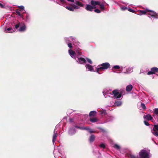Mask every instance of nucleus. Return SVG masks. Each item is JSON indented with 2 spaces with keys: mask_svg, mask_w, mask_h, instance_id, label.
<instances>
[{
  "mask_svg": "<svg viewBox=\"0 0 158 158\" xmlns=\"http://www.w3.org/2000/svg\"><path fill=\"white\" fill-rule=\"evenodd\" d=\"M85 67L86 68V69H87L88 71H94V69L93 66L90 65L89 64H86L85 65Z\"/></svg>",
  "mask_w": 158,
  "mask_h": 158,
  "instance_id": "obj_13",
  "label": "nucleus"
},
{
  "mask_svg": "<svg viewBox=\"0 0 158 158\" xmlns=\"http://www.w3.org/2000/svg\"><path fill=\"white\" fill-rule=\"evenodd\" d=\"M110 66V64L108 63H105L101 64L99 65L96 69V72L99 74L102 73L101 72L103 70L107 69Z\"/></svg>",
  "mask_w": 158,
  "mask_h": 158,
  "instance_id": "obj_4",
  "label": "nucleus"
},
{
  "mask_svg": "<svg viewBox=\"0 0 158 158\" xmlns=\"http://www.w3.org/2000/svg\"><path fill=\"white\" fill-rule=\"evenodd\" d=\"M123 69H126V67H123L122 66L119 67V73H124L123 72Z\"/></svg>",
  "mask_w": 158,
  "mask_h": 158,
  "instance_id": "obj_27",
  "label": "nucleus"
},
{
  "mask_svg": "<svg viewBox=\"0 0 158 158\" xmlns=\"http://www.w3.org/2000/svg\"><path fill=\"white\" fill-rule=\"evenodd\" d=\"M73 7L74 8V10L75 9H79V7L78 6H76V5H75L74 4H73Z\"/></svg>",
  "mask_w": 158,
  "mask_h": 158,
  "instance_id": "obj_36",
  "label": "nucleus"
},
{
  "mask_svg": "<svg viewBox=\"0 0 158 158\" xmlns=\"http://www.w3.org/2000/svg\"><path fill=\"white\" fill-rule=\"evenodd\" d=\"M144 123L145 124L146 126H149V124L148 123V122L147 121H144Z\"/></svg>",
  "mask_w": 158,
  "mask_h": 158,
  "instance_id": "obj_42",
  "label": "nucleus"
},
{
  "mask_svg": "<svg viewBox=\"0 0 158 158\" xmlns=\"http://www.w3.org/2000/svg\"><path fill=\"white\" fill-rule=\"evenodd\" d=\"M78 60L79 63L81 64H84L86 62L85 60L82 57L78 58Z\"/></svg>",
  "mask_w": 158,
  "mask_h": 158,
  "instance_id": "obj_15",
  "label": "nucleus"
},
{
  "mask_svg": "<svg viewBox=\"0 0 158 158\" xmlns=\"http://www.w3.org/2000/svg\"><path fill=\"white\" fill-rule=\"evenodd\" d=\"M65 40L66 43L68 44V46L70 48H71L72 47V43L74 42L75 40L72 37H70L68 38H66Z\"/></svg>",
  "mask_w": 158,
  "mask_h": 158,
  "instance_id": "obj_5",
  "label": "nucleus"
},
{
  "mask_svg": "<svg viewBox=\"0 0 158 158\" xmlns=\"http://www.w3.org/2000/svg\"><path fill=\"white\" fill-rule=\"evenodd\" d=\"M90 3L93 6H95L96 5H99L100 2L99 1H95L92 0L91 1Z\"/></svg>",
  "mask_w": 158,
  "mask_h": 158,
  "instance_id": "obj_17",
  "label": "nucleus"
},
{
  "mask_svg": "<svg viewBox=\"0 0 158 158\" xmlns=\"http://www.w3.org/2000/svg\"><path fill=\"white\" fill-rule=\"evenodd\" d=\"M125 94V91L122 89L119 90V99L121 98L122 96Z\"/></svg>",
  "mask_w": 158,
  "mask_h": 158,
  "instance_id": "obj_20",
  "label": "nucleus"
},
{
  "mask_svg": "<svg viewBox=\"0 0 158 158\" xmlns=\"http://www.w3.org/2000/svg\"><path fill=\"white\" fill-rule=\"evenodd\" d=\"M151 131L155 136L158 137V125H155Z\"/></svg>",
  "mask_w": 158,
  "mask_h": 158,
  "instance_id": "obj_6",
  "label": "nucleus"
},
{
  "mask_svg": "<svg viewBox=\"0 0 158 158\" xmlns=\"http://www.w3.org/2000/svg\"><path fill=\"white\" fill-rule=\"evenodd\" d=\"M133 71V68L129 67L128 68H126V69H123V72L124 73H129L132 72Z\"/></svg>",
  "mask_w": 158,
  "mask_h": 158,
  "instance_id": "obj_11",
  "label": "nucleus"
},
{
  "mask_svg": "<svg viewBox=\"0 0 158 158\" xmlns=\"http://www.w3.org/2000/svg\"><path fill=\"white\" fill-rule=\"evenodd\" d=\"M147 14L149 18L158 19V14L152 11L146 9L139 11V15H141Z\"/></svg>",
  "mask_w": 158,
  "mask_h": 158,
  "instance_id": "obj_1",
  "label": "nucleus"
},
{
  "mask_svg": "<svg viewBox=\"0 0 158 158\" xmlns=\"http://www.w3.org/2000/svg\"><path fill=\"white\" fill-rule=\"evenodd\" d=\"M96 8V6H93L89 4H87L86 6L85 9L89 11H92L93 9Z\"/></svg>",
  "mask_w": 158,
  "mask_h": 158,
  "instance_id": "obj_10",
  "label": "nucleus"
},
{
  "mask_svg": "<svg viewBox=\"0 0 158 158\" xmlns=\"http://www.w3.org/2000/svg\"><path fill=\"white\" fill-rule=\"evenodd\" d=\"M149 154V152L145 149L141 150L139 153V158H150ZM130 158H138V157L135 155H130Z\"/></svg>",
  "mask_w": 158,
  "mask_h": 158,
  "instance_id": "obj_2",
  "label": "nucleus"
},
{
  "mask_svg": "<svg viewBox=\"0 0 158 158\" xmlns=\"http://www.w3.org/2000/svg\"><path fill=\"white\" fill-rule=\"evenodd\" d=\"M75 3L76 5L79 6L80 7H83L84 6V4L79 1H76Z\"/></svg>",
  "mask_w": 158,
  "mask_h": 158,
  "instance_id": "obj_24",
  "label": "nucleus"
},
{
  "mask_svg": "<svg viewBox=\"0 0 158 158\" xmlns=\"http://www.w3.org/2000/svg\"><path fill=\"white\" fill-rule=\"evenodd\" d=\"M15 31V29L9 27L5 30V32L6 33H12Z\"/></svg>",
  "mask_w": 158,
  "mask_h": 158,
  "instance_id": "obj_18",
  "label": "nucleus"
},
{
  "mask_svg": "<svg viewBox=\"0 0 158 158\" xmlns=\"http://www.w3.org/2000/svg\"><path fill=\"white\" fill-rule=\"evenodd\" d=\"M66 8L71 11H74V8L73 6V4L72 6H66Z\"/></svg>",
  "mask_w": 158,
  "mask_h": 158,
  "instance_id": "obj_22",
  "label": "nucleus"
},
{
  "mask_svg": "<svg viewBox=\"0 0 158 158\" xmlns=\"http://www.w3.org/2000/svg\"><path fill=\"white\" fill-rule=\"evenodd\" d=\"M114 104L115 106H118V102H116L114 103Z\"/></svg>",
  "mask_w": 158,
  "mask_h": 158,
  "instance_id": "obj_46",
  "label": "nucleus"
},
{
  "mask_svg": "<svg viewBox=\"0 0 158 158\" xmlns=\"http://www.w3.org/2000/svg\"><path fill=\"white\" fill-rule=\"evenodd\" d=\"M96 114V112L94 111H92L90 112L89 115L90 116H94Z\"/></svg>",
  "mask_w": 158,
  "mask_h": 158,
  "instance_id": "obj_25",
  "label": "nucleus"
},
{
  "mask_svg": "<svg viewBox=\"0 0 158 158\" xmlns=\"http://www.w3.org/2000/svg\"><path fill=\"white\" fill-rule=\"evenodd\" d=\"M154 114H158V108H155L153 109Z\"/></svg>",
  "mask_w": 158,
  "mask_h": 158,
  "instance_id": "obj_28",
  "label": "nucleus"
},
{
  "mask_svg": "<svg viewBox=\"0 0 158 158\" xmlns=\"http://www.w3.org/2000/svg\"><path fill=\"white\" fill-rule=\"evenodd\" d=\"M67 0L71 2H74V0Z\"/></svg>",
  "mask_w": 158,
  "mask_h": 158,
  "instance_id": "obj_48",
  "label": "nucleus"
},
{
  "mask_svg": "<svg viewBox=\"0 0 158 158\" xmlns=\"http://www.w3.org/2000/svg\"><path fill=\"white\" fill-rule=\"evenodd\" d=\"M19 25H20L19 23L18 24H16L15 26V28L16 29L18 28L19 26Z\"/></svg>",
  "mask_w": 158,
  "mask_h": 158,
  "instance_id": "obj_43",
  "label": "nucleus"
},
{
  "mask_svg": "<svg viewBox=\"0 0 158 158\" xmlns=\"http://www.w3.org/2000/svg\"><path fill=\"white\" fill-rule=\"evenodd\" d=\"M86 60H87V61H88V62L90 64H92V60L90 59H89L88 58H87Z\"/></svg>",
  "mask_w": 158,
  "mask_h": 158,
  "instance_id": "obj_39",
  "label": "nucleus"
},
{
  "mask_svg": "<svg viewBox=\"0 0 158 158\" xmlns=\"http://www.w3.org/2000/svg\"><path fill=\"white\" fill-rule=\"evenodd\" d=\"M127 9H128V11H129L131 12L134 13L135 12V11L133 10L131 8H129Z\"/></svg>",
  "mask_w": 158,
  "mask_h": 158,
  "instance_id": "obj_40",
  "label": "nucleus"
},
{
  "mask_svg": "<svg viewBox=\"0 0 158 158\" xmlns=\"http://www.w3.org/2000/svg\"><path fill=\"white\" fill-rule=\"evenodd\" d=\"M57 125L55 127V128L54 130V134L53 136V139H52V142L53 143H54L55 142L56 138L57 136V132L56 131V129L57 127Z\"/></svg>",
  "mask_w": 158,
  "mask_h": 158,
  "instance_id": "obj_12",
  "label": "nucleus"
},
{
  "mask_svg": "<svg viewBox=\"0 0 158 158\" xmlns=\"http://www.w3.org/2000/svg\"><path fill=\"white\" fill-rule=\"evenodd\" d=\"M99 5H100V8L102 10H104V5H103L102 4H100Z\"/></svg>",
  "mask_w": 158,
  "mask_h": 158,
  "instance_id": "obj_32",
  "label": "nucleus"
},
{
  "mask_svg": "<svg viewBox=\"0 0 158 158\" xmlns=\"http://www.w3.org/2000/svg\"><path fill=\"white\" fill-rule=\"evenodd\" d=\"M95 139V137L94 135H92L89 138V140L90 142H93L94 141Z\"/></svg>",
  "mask_w": 158,
  "mask_h": 158,
  "instance_id": "obj_26",
  "label": "nucleus"
},
{
  "mask_svg": "<svg viewBox=\"0 0 158 158\" xmlns=\"http://www.w3.org/2000/svg\"><path fill=\"white\" fill-rule=\"evenodd\" d=\"M157 72H158V68L155 67H153L151 69V70L148 73V74H154Z\"/></svg>",
  "mask_w": 158,
  "mask_h": 158,
  "instance_id": "obj_7",
  "label": "nucleus"
},
{
  "mask_svg": "<svg viewBox=\"0 0 158 158\" xmlns=\"http://www.w3.org/2000/svg\"><path fill=\"white\" fill-rule=\"evenodd\" d=\"M60 3L59 4L60 5L63 6V5L65 3V1L64 0H60Z\"/></svg>",
  "mask_w": 158,
  "mask_h": 158,
  "instance_id": "obj_31",
  "label": "nucleus"
},
{
  "mask_svg": "<svg viewBox=\"0 0 158 158\" xmlns=\"http://www.w3.org/2000/svg\"><path fill=\"white\" fill-rule=\"evenodd\" d=\"M76 53L77 54V57L81 55V53L80 52L79 50H77L76 51Z\"/></svg>",
  "mask_w": 158,
  "mask_h": 158,
  "instance_id": "obj_29",
  "label": "nucleus"
},
{
  "mask_svg": "<svg viewBox=\"0 0 158 158\" xmlns=\"http://www.w3.org/2000/svg\"><path fill=\"white\" fill-rule=\"evenodd\" d=\"M144 118L146 119L147 120H151L153 119L151 115L149 114H147L146 115H144L143 116Z\"/></svg>",
  "mask_w": 158,
  "mask_h": 158,
  "instance_id": "obj_16",
  "label": "nucleus"
},
{
  "mask_svg": "<svg viewBox=\"0 0 158 158\" xmlns=\"http://www.w3.org/2000/svg\"><path fill=\"white\" fill-rule=\"evenodd\" d=\"M133 88V86L131 85H127L126 87V90L127 92H130L131 91Z\"/></svg>",
  "mask_w": 158,
  "mask_h": 158,
  "instance_id": "obj_19",
  "label": "nucleus"
},
{
  "mask_svg": "<svg viewBox=\"0 0 158 158\" xmlns=\"http://www.w3.org/2000/svg\"><path fill=\"white\" fill-rule=\"evenodd\" d=\"M0 6L1 8H3L4 7V6L0 3Z\"/></svg>",
  "mask_w": 158,
  "mask_h": 158,
  "instance_id": "obj_45",
  "label": "nucleus"
},
{
  "mask_svg": "<svg viewBox=\"0 0 158 158\" xmlns=\"http://www.w3.org/2000/svg\"><path fill=\"white\" fill-rule=\"evenodd\" d=\"M69 53L70 56L73 58L75 59L76 58V53L75 52L70 49L69 50Z\"/></svg>",
  "mask_w": 158,
  "mask_h": 158,
  "instance_id": "obj_9",
  "label": "nucleus"
},
{
  "mask_svg": "<svg viewBox=\"0 0 158 158\" xmlns=\"http://www.w3.org/2000/svg\"><path fill=\"white\" fill-rule=\"evenodd\" d=\"M113 68L116 69H118V65H116L114 66L113 67Z\"/></svg>",
  "mask_w": 158,
  "mask_h": 158,
  "instance_id": "obj_44",
  "label": "nucleus"
},
{
  "mask_svg": "<svg viewBox=\"0 0 158 158\" xmlns=\"http://www.w3.org/2000/svg\"><path fill=\"white\" fill-rule=\"evenodd\" d=\"M94 11L95 12L97 13H100L101 12V11L99 10L98 9H95L94 10Z\"/></svg>",
  "mask_w": 158,
  "mask_h": 158,
  "instance_id": "obj_38",
  "label": "nucleus"
},
{
  "mask_svg": "<svg viewBox=\"0 0 158 158\" xmlns=\"http://www.w3.org/2000/svg\"><path fill=\"white\" fill-rule=\"evenodd\" d=\"M16 13L17 15L21 17H23V15L22 14H21L20 12L19 11H16Z\"/></svg>",
  "mask_w": 158,
  "mask_h": 158,
  "instance_id": "obj_30",
  "label": "nucleus"
},
{
  "mask_svg": "<svg viewBox=\"0 0 158 158\" xmlns=\"http://www.w3.org/2000/svg\"><path fill=\"white\" fill-rule=\"evenodd\" d=\"M19 7L20 9H21V11H25L24 9V6H19Z\"/></svg>",
  "mask_w": 158,
  "mask_h": 158,
  "instance_id": "obj_37",
  "label": "nucleus"
},
{
  "mask_svg": "<svg viewBox=\"0 0 158 158\" xmlns=\"http://www.w3.org/2000/svg\"><path fill=\"white\" fill-rule=\"evenodd\" d=\"M90 120L93 123H95L98 122V119L96 118H90Z\"/></svg>",
  "mask_w": 158,
  "mask_h": 158,
  "instance_id": "obj_23",
  "label": "nucleus"
},
{
  "mask_svg": "<svg viewBox=\"0 0 158 158\" xmlns=\"http://www.w3.org/2000/svg\"><path fill=\"white\" fill-rule=\"evenodd\" d=\"M122 102L121 101H119V106L122 105Z\"/></svg>",
  "mask_w": 158,
  "mask_h": 158,
  "instance_id": "obj_47",
  "label": "nucleus"
},
{
  "mask_svg": "<svg viewBox=\"0 0 158 158\" xmlns=\"http://www.w3.org/2000/svg\"><path fill=\"white\" fill-rule=\"evenodd\" d=\"M76 131L74 128H70L69 131V134L70 135H73L75 133Z\"/></svg>",
  "mask_w": 158,
  "mask_h": 158,
  "instance_id": "obj_14",
  "label": "nucleus"
},
{
  "mask_svg": "<svg viewBox=\"0 0 158 158\" xmlns=\"http://www.w3.org/2000/svg\"><path fill=\"white\" fill-rule=\"evenodd\" d=\"M99 146L101 148H105V145L104 144L102 143L99 145Z\"/></svg>",
  "mask_w": 158,
  "mask_h": 158,
  "instance_id": "obj_33",
  "label": "nucleus"
},
{
  "mask_svg": "<svg viewBox=\"0 0 158 158\" xmlns=\"http://www.w3.org/2000/svg\"><path fill=\"white\" fill-rule=\"evenodd\" d=\"M141 106L143 109H145L146 108V106L143 103H141Z\"/></svg>",
  "mask_w": 158,
  "mask_h": 158,
  "instance_id": "obj_35",
  "label": "nucleus"
},
{
  "mask_svg": "<svg viewBox=\"0 0 158 158\" xmlns=\"http://www.w3.org/2000/svg\"><path fill=\"white\" fill-rule=\"evenodd\" d=\"M26 29V27L24 24H23L21 26L19 29V31H24Z\"/></svg>",
  "mask_w": 158,
  "mask_h": 158,
  "instance_id": "obj_21",
  "label": "nucleus"
},
{
  "mask_svg": "<svg viewBox=\"0 0 158 158\" xmlns=\"http://www.w3.org/2000/svg\"><path fill=\"white\" fill-rule=\"evenodd\" d=\"M103 94L105 98H106L107 96H108V95H107V94H110L111 95H113V97L114 98H118V89L113 90L111 93H109V90L105 89L103 91Z\"/></svg>",
  "mask_w": 158,
  "mask_h": 158,
  "instance_id": "obj_3",
  "label": "nucleus"
},
{
  "mask_svg": "<svg viewBox=\"0 0 158 158\" xmlns=\"http://www.w3.org/2000/svg\"><path fill=\"white\" fill-rule=\"evenodd\" d=\"M76 128H78L79 129H83V130H88V131L90 133H92L94 132V131L92 129L89 128V127H80L78 126H76Z\"/></svg>",
  "mask_w": 158,
  "mask_h": 158,
  "instance_id": "obj_8",
  "label": "nucleus"
},
{
  "mask_svg": "<svg viewBox=\"0 0 158 158\" xmlns=\"http://www.w3.org/2000/svg\"><path fill=\"white\" fill-rule=\"evenodd\" d=\"M121 9L122 10H125L127 9V7H122L121 8Z\"/></svg>",
  "mask_w": 158,
  "mask_h": 158,
  "instance_id": "obj_41",
  "label": "nucleus"
},
{
  "mask_svg": "<svg viewBox=\"0 0 158 158\" xmlns=\"http://www.w3.org/2000/svg\"><path fill=\"white\" fill-rule=\"evenodd\" d=\"M119 151H120V147L119 146Z\"/></svg>",
  "mask_w": 158,
  "mask_h": 158,
  "instance_id": "obj_49",
  "label": "nucleus"
},
{
  "mask_svg": "<svg viewBox=\"0 0 158 158\" xmlns=\"http://www.w3.org/2000/svg\"><path fill=\"white\" fill-rule=\"evenodd\" d=\"M112 146H113L114 148H115L117 149H118V146L117 144H112Z\"/></svg>",
  "mask_w": 158,
  "mask_h": 158,
  "instance_id": "obj_34",
  "label": "nucleus"
}]
</instances>
